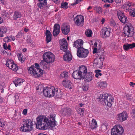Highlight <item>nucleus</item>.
I'll return each instance as SVG.
<instances>
[{"label": "nucleus", "mask_w": 135, "mask_h": 135, "mask_svg": "<svg viewBox=\"0 0 135 135\" xmlns=\"http://www.w3.org/2000/svg\"><path fill=\"white\" fill-rule=\"evenodd\" d=\"M98 52V50L97 48H94L93 50V54L97 53V52Z\"/></svg>", "instance_id": "59"}, {"label": "nucleus", "mask_w": 135, "mask_h": 135, "mask_svg": "<svg viewBox=\"0 0 135 135\" xmlns=\"http://www.w3.org/2000/svg\"><path fill=\"white\" fill-rule=\"evenodd\" d=\"M27 109H24L22 111V114L24 115H26L27 113Z\"/></svg>", "instance_id": "56"}, {"label": "nucleus", "mask_w": 135, "mask_h": 135, "mask_svg": "<svg viewBox=\"0 0 135 135\" xmlns=\"http://www.w3.org/2000/svg\"><path fill=\"white\" fill-rule=\"evenodd\" d=\"M5 125V123L2 122L0 123V126L1 127H4Z\"/></svg>", "instance_id": "62"}, {"label": "nucleus", "mask_w": 135, "mask_h": 135, "mask_svg": "<svg viewBox=\"0 0 135 135\" xmlns=\"http://www.w3.org/2000/svg\"><path fill=\"white\" fill-rule=\"evenodd\" d=\"M3 86L2 85H0V92L1 93L3 92Z\"/></svg>", "instance_id": "60"}, {"label": "nucleus", "mask_w": 135, "mask_h": 135, "mask_svg": "<svg viewBox=\"0 0 135 135\" xmlns=\"http://www.w3.org/2000/svg\"><path fill=\"white\" fill-rule=\"evenodd\" d=\"M18 60L22 63L25 60L26 58L21 53H19L17 55Z\"/></svg>", "instance_id": "28"}, {"label": "nucleus", "mask_w": 135, "mask_h": 135, "mask_svg": "<svg viewBox=\"0 0 135 135\" xmlns=\"http://www.w3.org/2000/svg\"><path fill=\"white\" fill-rule=\"evenodd\" d=\"M94 9L96 11V12L100 14L102 13V9L100 7L96 6L94 7Z\"/></svg>", "instance_id": "33"}, {"label": "nucleus", "mask_w": 135, "mask_h": 135, "mask_svg": "<svg viewBox=\"0 0 135 135\" xmlns=\"http://www.w3.org/2000/svg\"><path fill=\"white\" fill-rule=\"evenodd\" d=\"M88 50L85 49L83 47H80L78 49L77 55L80 58H85L87 57L89 54Z\"/></svg>", "instance_id": "9"}, {"label": "nucleus", "mask_w": 135, "mask_h": 135, "mask_svg": "<svg viewBox=\"0 0 135 135\" xmlns=\"http://www.w3.org/2000/svg\"><path fill=\"white\" fill-rule=\"evenodd\" d=\"M2 16L3 18L5 19L8 18L9 16V15L8 14V13L6 11L3 12Z\"/></svg>", "instance_id": "43"}, {"label": "nucleus", "mask_w": 135, "mask_h": 135, "mask_svg": "<svg viewBox=\"0 0 135 135\" xmlns=\"http://www.w3.org/2000/svg\"><path fill=\"white\" fill-rule=\"evenodd\" d=\"M62 114L65 116L68 117L72 113V110L69 108H64L61 110Z\"/></svg>", "instance_id": "13"}, {"label": "nucleus", "mask_w": 135, "mask_h": 135, "mask_svg": "<svg viewBox=\"0 0 135 135\" xmlns=\"http://www.w3.org/2000/svg\"><path fill=\"white\" fill-rule=\"evenodd\" d=\"M117 14L118 18L119 19L121 18L122 16H124L125 15L123 12L120 10H119L117 11Z\"/></svg>", "instance_id": "34"}, {"label": "nucleus", "mask_w": 135, "mask_h": 135, "mask_svg": "<svg viewBox=\"0 0 135 135\" xmlns=\"http://www.w3.org/2000/svg\"><path fill=\"white\" fill-rule=\"evenodd\" d=\"M104 50L102 49H99L98 50L97 55H98L97 57L101 59H104L105 56L104 55Z\"/></svg>", "instance_id": "22"}, {"label": "nucleus", "mask_w": 135, "mask_h": 135, "mask_svg": "<svg viewBox=\"0 0 135 135\" xmlns=\"http://www.w3.org/2000/svg\"><path fill=\"white\" fill-rule=\"evenodd\" d=\"M39 2L37 4L38 7L41 9H42L47 4L46 0H38Z\"/></svg>", "instance_id": "20"}, {"label": "nucleus", "mask_w": 135, "mask_h": 135, "mask_svg": "<svg viewBox=\"0 0 135 135\" xmlns=\"http://www.w3.org/2000/svg\"><path fill=\"white\" fill-rule=\"evenodd\" d=\"M89 85H85L82 86V88L83 90L85 91H86L89 88Z\"/></svg>", "instance_id": "48"}, {"label": "nucleus", "mask_w": 135, "mask_h": 135, "mask_svg": "<svg viewBox=\"0 0 135 135\" xmlns=\"http://www.w3.org/2000/svg\"><path fill=\"white\" fill-rule=\"evenodd\" d=\"M46 63V62L44 60V61H42L40 62V65L43 68H45L47 67V65Z\"/></svg>", "instance_id": "40"}, {"label": "nucleus", "mask_w": 135, "mask_h": 135, "mask_svg": "<svg viewBox=\"0 0 135 135\" xmlns=\"http://www.w3.org/2000/svg\"><path fill=\"white\" fill-rule=\"evenodd\" d=\"M90 127L92 129H94L96 128L97 127V124L96 120L94 119H93L92 122L91 123V125L90 126Z\"/></svg>", "instance_id": "31"}, {"label": "nucleus", "mask_w": 135, "mask_h": 135, "mask_svg": "<svg viewBox=\"0 0 135 135\" xmlns=\"http://www.w3.org/2000/svg\"><path fill=\"white\" fill-rule=\"evenodd\" d=\"M68 4V3L66 2L64 3H61V7L63 8L64 9H66L68 7L67 5Z\"/></svg>", "instance_id": "38"}, {"label": "nucleus", "mask_w": 135, "mask_h": 135, "mask_svg": "<svg viewBox=\"0 0 135 135\" xmlns=\"http://www.w3.org/2000/svg\"><path fill=\"white\" fill-rule=\"evenodd\" d=\"M93 78V76L90 73H87L83 74L82 79H84L85 81L87 82L91 81Z\"/></svg>", "instance_id": "15"}, {"label": "nucleus", "mask_w": 135, "mask_h": 135, "mask_svg": "<svg viewBox=\"0 0 135 135\" xmlns=\"http://www.w3.org/2000/svg\"><path fill=\"white\" fill-rule=\"evenodd\" d=\"M130 49L135 47V43H133L132 44H128Z\"/></svg>", "instance_id": "52"}, {"label": "nucleus", "mask_w": 135, "mask_h": 135, "mask_svg": "<svg viewBox=\"0 0 135 135\" xmlns=\"http://www.w3.org/2000/svg\"><path fill=\"white\" fill-rule=\"evenodd\" d=\"M123 47L124 50L126 51L130 49L128 44H124L123 45Z\"/></svg>", "instance_id": "46"}, {"label": "nucleus", "mask_w": 135, "mask_h": 135, "mask_svg": "<svg viewBox=\"0 0 135 135\" xmlns=\"http://www.w3.org/2000/svg\"><path fill=\"white\" fill-rule=\"evenodd\" d=\"M95 72L96 73L95 76L97 78H98L99 75L101 76L102 75V73H100V71L99 70H96L95 71Z\"/></svg>", "instance_id": "41"}, {"label": "nucleus", "mask_w": 135, "mask_h": 135, "mask_svg": "<svg viewBox=\"0 0 135 135\" xmlns=\"http://www.w3.org/2000/svg\"><path fill=\"white\" fill-rule=\"evenodd\" d=\"M111 29L109 27L107 28L104 27L101 30V32L102 34H110Z\"/></svg>", "instance_id": "27"}, {"label": "nucleus", "mask_w": 135, "mask_h": 135, "mask_svg": "<svg viewBox=\"0 0 135 135\" xmlns=\"http://www.w3.org/2000/svg\"><path fill=\"white\" fill-rule=\"evenodd\" d=\"M46 36L47 43H48L51 41L52 34H46Z\"/></svg>", "instance_id": "36"}, {"label": "nucleus", "mask_w": 135, "mask_h": 135, "mask_svg": "<svg viewBox=\"0 0 135 135\" xmlns=\"http://www.w3.org/2000/svg\"><path fill=\"white\" fill-rule=\"evenodd\" d=\"M85 34H92V32L90 29H88L85 31Z\"/></svg>", "instance_id": "53"}, {"label": "nucleus", "mask_w": 135, "mask_h": 135, "mask_svg": "<svg viewBox=\"0 0 135 135\" xmlns=\"http://www.w3.org/2000/svg\"><path fill=\"white\" fill-rule=\"evenodd\" d=\"M4 49L6 50H11V45H8L6 43L3 44V45Z\"/></svg>", "instance_id": "39"}, {"label": "nucleus", "mask_w": 135, "mask_h": 135, "mask_svg": "<svg viewBox=\"0 0 135 135\" xmlns=\"http://www.w3.org/2000/svg\"><path fill=\"white\" fill-rule=\"evenodd\" d=\"M129 13L131 16L135 17V9L132 8L131 10H130Z\"/></svg>", "instance_id": "42"}, {"label": "nucleus", "mask_w": 135, "mask_h": 135, "mask_svg": "<svg viewBox=\"0 0 135 135\" xmlns=\"http://www.w3.org/2000/svg\"><path fill=\"white\" fill-rule=\"evenodd\" d=\"M6 65L9 69H11L15 71H17L18 69L17 65L15 64L12 60L10 59L7 60Z\"/></svg>", "instance_id": "10"}, {"label": "nucleus", "mask_w": 135, "mask_h": 135, "mask_svg": "<svg viewBox=\"0 0 135 135\" xmlns=\"http://www.w3.org/2000/svg\"><path fill=\"white\" fill-rule=\"evenodd\" d=\"M56 115L54 113L48 117L44 116H38L36 118V126L38 129L46 130L49 128H52L56 126L55 120Z\"/></svg>", "instance_id": "1"}, {"label": "nucleus", "mask_w": 135, "mask_h": 135, "mask_svg": "<svg viewBox=\"0 0 135 135\" xmlns=\"http://www.w3.org/2000/svg\"><path fill=\"white\" fill-rule=\"evenodd\" d=\"M119 19L121 22L124 23H125L128 22V20L127 17L125 16V15L123 17L122 16V17H121V18H120Z\"/></svg>", "instance_id": "32"}, {"label": "nucleus", "mask_w": 135, "mask_h": 135, "mask_svg": "<svg viewBox=\"0 0 135 135\" xmlns=\"http://www.w3.org/2000/svg\"><path fill=\"white\" fill-rule=\"evenodd\" d=\"M98 83V85L101 88L103 89L104 88H105L107 87V84L105 81L99 82Z\"/></svg>", "instance_id": "30"}, {"label": "nucleus", "mask_w": 135, "mask_h": 135, "mask_svg": "<svg viewBox=\"0 0 135 135\" xmlns=\"http://www.w3.org/2000/svg\"><path fill=\"white\" fill-rule=\"evenodd\" d=\"M7 31V28L5 27L0 28V34L6 33Z\"/></svg>", "instance_id": "44"}, {"label": "nucleus", "mask_w": 135, "mask_h": 135, "mask_svg": "<svg viewBox=\"0 0 135 135\" xmlns=\"http://www.w3.org/2000/svg\"><path fill=\"white\" fill-rule=\"evenodd\" d=\"M44 60L47 63L53 62L55 59L54 55L50 52H47L44 53L43 55Z\"/></svg>", "instance_id": "8"}, {"label": "nucleus", "mask_w": 135, "mask_h": 135, "mask_svg": "<svg viewBox=\"0 0 135 135\" xmlns=\"http://www.w3.org/2000/svg\"><path fill=\"white\" fill-rule=\"evenodd\" d=\"M110 34H100V36L103 38H106L109 36Z\"/></svg>", "instance_id": "50"}, {"label": "nucleus", "mask_w": 135, "mask_h": 135, "mask_svg": "<svg viewBox=\"0 0 135 135\" xmlns=\"http://www.w3.org/2000/svg\"><path fill=\"white\" fill-rule=\"evenodd\" d=\"M99 99L101 102H103L104 104L106 105L109 107H111L112 104V102L113 100V98L108 94H103L100 95Z\"/></svg>", "instance_id": "4"}, {"label": "nucleus", "mask_w": 135, "mask_h": 135, "mask_svg": "<svg viewBox=\"0 0 135 135\" xmlns=\"http://www.w3.org/2000/svg\"><path fill=\"white\" fill-rule=\"evenodd\" d=\"M61 30L63 34H68L70 31V27L66 24L63 25L61 28Z\"/></svg>", "instance_id": "16"}, {"label": "nucleus", "mask_w": 135, "mask_h": 135, "mask_svg": "<svg viewBox=\"0 0 135 135\" xmlns=\"http://www.w3.org/2000/svg\"><path fill=\"white\" fill-rule=\"evenodd\" d=\"M84 17L81 15H77L74 18V21L76 25L80 27L84 25Z\"/></svg>", "instance_id": "11"}, {"label": "nucleus", "mask_w": 135, "mask_h": 135, "mask_svg": "<svg viewBox=\"0 0 135 135\" xmlns=\"http://www.w3.org/2000/svg\"><path fill=\"white\" fill-rule=\"evenodd\" d=\"M104 2H107L109 3H112L113 1V0H102Z\"/></svg>", "instance_id": "58"}, {"label": "nucleus", "mask_w": 135, "mask_h": 135, "mask_svg": "<svg viewBox=\"0 0 135 135\" xmlns=\"http://www.w3.org/2000/svg\"><path fill=\"white\" fill-rule=\"evenodd\" d=\"M23 126L20 128L21 131L26 132L31 131L33 129L32 121L30 119L24 120L23 122Z\"/></svg>", "instance_id": "6"}, {"label": "nucleus", "mask_w": 135, "mask_h": 135, "mask_svg": "<svg viewBox=\"0 0 135 135\" xmlns=\"http://www.w3.org/2000/svg\"><path fill=\"white\" fill-rule=\"evenodd\" d=\"M125 30H127V32L129 34L131 33H134L133 32L132 33V28L131 26H129L128 25H127V27H125Z\"/></svg>", "instance_id": "35"}, {"label": "nucleus", "mask_w": 135, "mask_h": 135, "mask_svg": "<svg viewBox=\"0 0 135 135\" xmlns=\"http://www.w3.org/2000/svg\"><path fill=\"white\" fill-rule=\"evenodd\" d=\"M62 83L64 86L68 89H72L73 87V84L70 81H66L65 80H63Z\"/></svg>", "instance_id": "17"}, {"label": "nucleus", "mask_w": 135, "mask_h": 135, "mask_svg": "<svg viewBox=\"0 0 135 135\" xmlns=\"http://www.w3.org/2000/svg\"><path fill=\"white\" fill-rule=\"evenodd\" d=\"M110 25L113 27L115 25V21L113 20H111L110 21Z\"/></svg>", "instance_id": "51"}, {"label": "nucleus", "mask_w": 135, "mask_h": 135, "mask_svg": "<svg viewBox=\"0 0 135 135\" xmlns=\"http://www.w3.org/2000/svg\"><path fill=\"white\" fill-rule=\"evenodd\" d=\"M107 128H108L109 127V123H108L106 122L103 124Z\"/></svg>", "instance_id": "61"}, {"label": "nucleus", "mask_w": 135, "mask_h": 135, "mask_svg": "<svg viewBox=\"0 0 135 135\" xmlns=\"http://www.w3.org/2000/svg\"><path fill=\"white\" fill-rule=\"evenodd\" d=\"M126 96L127 99L129 101H131L133 99L132 95L131 94H126Z\"/></svg>", "instance_id": "45"}, {"label": "nucleus", "mask_w": 135, "mask_h": 135, "mask_svg": "<svg viewBox=\"0 0 135 135\" xmlns=\"http://www.w3.org/2000/svg\"><path fill=\"white\" fill-rule=\"evenodd\" d=\"M24 80L22 79H16L14 80L13 82L15 84L16 87L18 86H20L24 82Z\"/></svg>", "instance_id": "24"}, {"label": "nucleus", "mask_w": 135, "mask_h": 135, "mask_svg": "<svg viewBox=\"0 0 135 135\" xmlns=\"http://www.w3.org/2000/svg\"><path fill=\"white\" fill-rule=\"evenodd\" d=\"M133 6L130 3H127L124 4L123 6V8L127 11H128L130 13V10H131Z\"/></svg>", "instance_id": "25"}, {"label": "nucleus", "mask_w": 135, "mask_h": 135, "mask_svg": "<svg viewBox=\"0 0 135 135\" xmlns=\"http://www.w3.org/2000/svg\"><path fill=\"white\" fill-rule=\"evenodd\" d=\"M59 43L61 46L60 47L61 50L64 51L66 52L68 47V45L66 39H63L62 40H60Z\"/></svg>", "instance_id": "12"}, {"label": "nucleus", "mask_w": 135, "mask_h": 135, "mask_svg": "<svg viewBox=\"0 0 135 135\" xmlns=\"http://www.w3.org/2000/svg\"><path fill=\"white\" fill-rule=\"evenodd\" d=\"M84 109L83 108H79L78 109V113L80 114V115H83L84 113Z\"/></svg>", "instance_id": "47"}, {"label": "nucleus", "mask_w": 135, "mask_h": 135, "mask_svg": "<svg viewBox=\"0 0 135 135\" xmlns=\"http://www.w3.org/2000/svg\"><path fill=\"white\" fill-rule=\"evenodd\" d=\"M103 59H101L100 58L98 59H95L94 61V64L98 68H100L102 67L103 64Z\"/></svg>", "instance_id": "18"}, {"label": "nucleus", "mask_w": 135, "mask_h": 135, "mask_svg": "<svg viewBox=\"0 0 135 135\" xmlns=\"http://www.w3.org/2000/svg\"><path fill=\"white\" fill-rule=\"evenodd\" d=\"M68 74L67 72H64L61 74L60 76L62 78H64L65 79H67L68 78Z\"/></svg>", "instance_id": "37"}, {"label": "nucleus", "mask_w": 135, "mask_h": 135, "mask_svg": "<svg viewBox=\"0 0 135 135\" xmlns=\"http://www.w3.org/2000/svg\"><path fill=\"white\" fill-rule=\"evenodd\" d=\"M3 41L6 42H11L10 39H9L8 36L6 37L4 39Z\"/></svg>", "instance_id": "49"}, {"label": "nucleus", "mask_w": 135, "mask_h": 135, "mask_svg": "<svg viewBox=\"0 0 135 135\" xmlns=\"http://www.w3.org/2000/svg\"><path fill=\"white\" fill-rule=\"evenodd\" d=\"M124 37H125L126 36V34H124ZM127 36L129 37H131L132 36L133 38L135 40V34H127Z\"/></svg>", "instance_id": "54"}, {"label": "nucleus", "mask_w": 135, "mask_h": 135, "mask_svg": "<svg viewBox=\"0 0 135 135\" xmlns=\"http://www.w3.org/2000/svg\"><path fill=\"white\" fill-rule=\"evenodd\" d=\"M14 97L15 98L16 100V102L19 101V96L18 95V94H17V95L16 94L15 96Z\"/></svg>", "instance_id": "57"}, {"label": "nucleus", "mask_w": 135, "mask_h": 135, "mask_svg": "<svg viewBox=\"0 0 135 135\" xmlns=\"http://www.w3.org/2000/svg\"><path fill=\"white\" fill-rule=\"evenodd\" d=\"M35 66H31L29 68L28 72L34 78L41 77L43 74V70L40 68V65L37 63L35 64Z\"/></svg>", "instance_id": "3"}, {"label": "nucleus", "mask_w": 135, "mask_h": 135, "mask_svg": "<svg viewBox=\"0 0 135 135\" xmlns=\"http://www.w3.org/2000/svg\"><path fill=\"white\" fill-rule=\"evenodd\" d=\"M79 70H76L73 72L72 74L73 77L76 79H82L83 74L87 72V68L85 66H82L79 67Z\"/></svg>", "instance_id": "5"}, {"label": "nucleus", "mask_w": 135, "mask_h": 135, "mask_svg": "<svg viewBox=\"0 0 135 135\" xmlns=\"http://www.w3.org/2000/svg\"><path fill=\"white\" fill-rule=\"evenodd\" d=\"M44 95L50 98L53 97L57 98H60L62 95V92L59 89L55 88L54 86L45 87L44 91Z\"/></svg>", "instance_id": "2"}, {"label": "nucleus", "mask_w": 135, "mask_h": 135, "mask_svg": "<svg viewBox=\"0 0 135 135\" xmlns=\"http://www.w3.org/2000/svg\"><path fill=\"white\" fill-rule=\"evenodd\" d=\"M36 89L38 90V91L40 93H41L42 92L44 94V91L45 89V87L42 84H40L36 88Z\"/></svg>", "instance_id": "26"}, {"label": "nucleus", "mask_w": 135, "mask_h": 135, "mask_svg": "<svg viewBox=\"0 0 135 135\" xmlns=\"http://www.w3.org/2000/svg\"><path fill=\"white\" fill-rule=\"evenodd\" d=\"M101 128H103L104 129V130H106L107 129V127L105 126L103 124L101 127Z\"/></svg>", "instance_id": "63"}, {"label": "nucleus", "mask_w": 135, "mask_h": 135, "mask_svg": "<svg viewBox=\"0 0 135 135\" xmlns=\"http://www.w3.org/2000/svg\"><path fill=\"white\" fill-rule=\"evenodd\" d=\"M124 131V129L121 126L116 125L111 129V135H122Z\"/></svg>", "instance_id": "7"}, {"label": "nucleus", "mask_w": 135, "mask_h": 135, "mask_svg": "<svg viewBox=\"0 0 135 135\" xmlns=\"http://www.w3.org/2000/svg\"><path fill=\"white\" fill-rule=\"evenodd\" d=\"M118 115L119 119L122 121L126 120L128 117V114L126 112H123Z\"/></svg>", "instance_id": "19"}, {"label": "nucleus", "mask_w": 135, "mask_h": 135, "mask_svg": "<svg viewBox=\"0 0 135 135\" xmlns=\"http://www.w3.org/2000/svg\"><path fill=\"white\" fill-rule=\"evenodd\" d=\"M63 58L65 61H70L72 59L71 54L69 52H66V54H64L63 57Z\"/></svg>", "instance_id": "23"}, {"label": "nucleus", "mask_w": 135, "mask_h": 135, "mask_svg": "<svg viewBox=\"0 0 135 135\" xmlns=\"http://www.w3.org/2000/svg\"><path fill=\"white\" fill-rule=\"evenodd\" d=\"M21 17V14L20 12L16 11L14 12L13 18L14 20H16Z\"/></svg>", "instance_id": "29"}, {"label": "nucleus", "mask_w": 135, "mask_h": 135, "mask_svg": "<svg viewBox=\"0 0 135 135\" xmlns=\"http://www.w3.org/2000/svg\"><path fill=\"white\" fill-rule=\"evenodd\" d=\"M83 44V40L81 39H78L76 41H75L73 45L74 47L78 49L80 47H83L82 46Z\"/></svg>", "instance_id": "14"}, {"label": "nucleus", "mask_w": 135, "mask_h": 135, "mask_svg": "<svg viewBox=\"0 0 135 135\" xmlns=\"http://www.w3.org/2000/svg\"><path fill=\"white\" fill-rule=\"evenodd\" d=\"M9 39H10L11 42L12 41H14L15 40V37L12 35L8 36Z\"/></svg>", "instance_id": "55"}, {"label": "nucleus", "mask_w": 135, "mask_h": 135, "mask_svg": "<svg viewBox=\"0 0 135 135\" xmlns=\"http://www.w3.org/2000/svg\"><path fill=\"white\" fill-rule=\"evenodd\" d=\"M60 31V27L59 24H55L54 27L52 34H59Z\"/></svg>", "instance_id": "21"}, {"label": "nucleus", "mask_w": 135, "mask_h": 135, "mask_svg": "<svg viewBox=\"0 0 135 135\" xmlns=\"http://www.w3.org/2000/svg\"><path fill=\"white\" fill-rule=\"evenodd\" d=\"M27 42L28 43H31L32 42V41L31 38H29L27 39Z\"/></svg>", "instance_id": "64"}]
</instances>
